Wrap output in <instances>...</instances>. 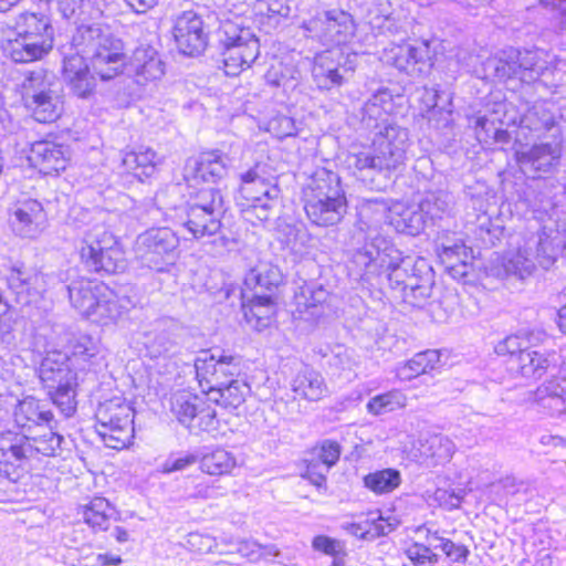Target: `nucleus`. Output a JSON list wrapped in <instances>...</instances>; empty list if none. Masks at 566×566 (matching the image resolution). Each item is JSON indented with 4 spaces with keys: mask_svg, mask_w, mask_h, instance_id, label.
<instances>
[{
    "mask_svg": "<svg viewBox=\"0 0 566 566\" xmlns=\"http://www.w3.org/2000/svg\"><path fill=\"white\" fill-rule=\"evenodd\" d=\"M227 553H238L243 557L249 558L252 562L258 560L263 555H273L277 556L280 552L277 549H273V547H262L255 542L250 541H237L234 543V549H223L219 551V554Z\"/></svg>",
    "mask_w": 566,
    "mask_h": 566,
    "instance_id": "nucleus-61",
    "label": "nucleus"
},
{
    "mask_svg": "<svg viewBox=\"0 0 566 566\" xmlns=\"http://www.w3.org/2000/svg\"><path fill=\"white\" fill-rule=\"evenodd\" d=\"M63 440L62 436L51 430L41 436L29 437L32 459L38 455L55 457L57 454V450L61 449Z\"/></svg>",
    "mask_w": 566,
    "mask_h": 566,
    "instance_id": "nucleus-57",
    "label": "nucleus"
},
{
    "mask_svg": "<svg viewBox=\"0 0 566 566\" xmlns=\"http://www.w3.org/2000/svg\"><path fill=\"white\" fill-rule=\"evenodd\" d=\"M419 451L428 467H436L452 457L454 444L449 438L434 434L420 442Z\"/></svg>",
    "mask_w": 566,
    "mask_h": 566,
    "instance_id": "nucleus-44",
    "label": "nucleus"
},
{
    "mask_svg": "<svg viewBox=\"0 0 566 566\" xmlns=\"http://www.w3.org/2000/svg\"><path fill=\"white\" fill-rule=\"evenodd\" d=\"M428 541L431 545L433 541L440 542L439 547L447 555V557L454 563H464L469 555V549L465 545L457 544L451 539L440 537L437 532L431 533L428 531Z\"/></svg>",
    "mask_w": 566,
    "mask_h": 566,
    "instance_id": "nucleus-62",
    "label": "nucleus"
},
{
    "mask_svg": "<svg viewBox=\"0 0 566 566\" xmlns=\"http://www.w3.org/2000/svg\"><path fill=\"white\" fill-rule=\"evenodd\" d=\"M342 448L334 440H323L313 451L312 459L306 460L307 465L303 478H306L317 489L326 486V474L339 460Z\"/></svg>",
    "mask_w": 566,
    "mask_h": 566,
    "instance_id": "nucleus-23",
    "label": "nucleus"
},
{
    "mask_svg": "<svg viewBox=\"0 0 566 566\" xmlns=\"http://www.w3.org/2000/svg\"><path fill=\"white\" fill-rule=\"evenodd\" d=\"M527 244L532 247L528 254L534 259L535 265L538 264L541 268L548 270L555 263L554 249L548 238L538 235L536 240L530 241Z\"/></svg>",
    "mask_w": 566,
    "mask_h": 566,
    "instance_id": "nucleus-60",
    "label": "nucleus"
},
{
    "mask_svg": "<svg viewBox=\"0 0 566 566\" xmlns=\"http://www.w3.org/2000/svg\"><path fill=\"white\" fill-rule=\"evenodd\" d=\"M179 237L169 227L150 228L135 242V255L143 268L163 272L178 256Z\"/></svg>",
    "mask_w": 566,
    "mask_h": 566,
    "instance_id": "nucleus-9",
    "label": "nucleus"
},
{
    "mask_svg": "<svg viewBox=\"0 0 566 566\" xmlns=\"http://www.w3.org/2000/svg\"><path fill=\"white\" fill-rule=\"evenodd\" d=\"M522 124L538 135L551 132L556 127L554 114L543 105L533 106L522 119Z\"/></svg>",
    "mask_w": 566,
    "mask_h": 566,
    "instance_id": "nucleus-53",
    "label": "nucleus"
},
{
    "mask_svg": "<svg viewBox=\"0 0 566 566\" xmlns=\"http://www.w3.org/2000/svg\"><path fill=\"white\" fill-rule=\"evenodd\" d=\"M32 458H22V455H9L0 452V490L6 482L17 483L28 472V464Z\"/></svg>",
    "mask_w": 566,
    "mask_h": 566,
    "instance_id": "nucleus-50",
    "label": "nucleus"
},
{
    "mask_svg": "<svg viewBox=\"0 0 566 566\" xmlns=\"http://www.w3.org/2000/svg\"><path fill=\"white\" fill-rule=\"evenodd\" d=\"M452 196L444 191L428 192L420 201V207L428 221L433 222L448 214L452 208Z\"/></svg>",
    "mask_w": 566,
    "mask_h": 566,
    "instance_id": "nucleus-51",
    "label": "nucleus"
},
{
    "mask_svg": "<svg viewBox=\"0 0 566 566\" xmlns=\"http://www.w3.org/2000/svg\"><path fill=\"white\" fill-rule=\"evenodd\" d=\"M52 277L34 266L13 264L6 274L7 294L3 298L21 306H38L44 300Z\"/></svg>",
    "mask_w": 566,
    "mask_h": 566,
    "instance_id": "nucleus-10",
    "label": "nucleus"
},
{
    "mask_svg": "<svg viewBox=\"0 0 566 566\" xmlns=\"http://www.w3.org/2000/svg\"><path fill=\"white\" fill-rule=\"evenodd\" d=\"M273 294L252 293L249 300H242L244 319L254 329L261 332L272 324L276 313Z\"/></svg>",
    "mask_w": 566,
    "mask_h": 566,
    "instance_id": "nucleus-30",
    "label": "nucleus"
},
{
    "mask_svg": "<svg viewBox=\"0 0 566 566\" xmlns=\"http://www.w3.org/2000/svg\"><path fill=\"white\" fill-rule=\"evenodd\" d=\"M224 213L203 210L178 209L176 217L193 239H202L217 234L222 227Z\"/></svg>",
    "mask_w": 566,
    "mask_h": 566,
    "instance_id": "nucleus-28",
    "label": "nucleus"
},
{
    "mask_svg": "<svg viewBox=\"0 0 566 566\" xmlns=\"http://www.w3.org/2000/svg\"><path fill=\"white\" fill-rule=\"evenodd\" d=\"M305 35L317 39L323 45L339 46L355 34L353 17L339 9L324 11L304 24Z\"/></svg>",
    "mask_w": 566,
    "mask_h": 566,
    "instance_id": "nucleus-12",
    "label": "nucleus"
},
{
    "mask_svg": "<svg viewBox=\"0 0 566 566\" xmlns=\"http://www.w3.org/2000/svg\"><path fill=\"white\" fill-rule=\"evenodd\" d=\"M28 158L40 172L52 175L65 169L67 154L63 145L39 140L32 144Z\"/></svg>",
    "mask_w": 566,
    "mask_h": 566,
    "instance_id": "nucleus-27",
    "label": "nucleus"
},
{
    "mask_svg": "<svg viewBox=\"0 0 566 566\" xmlns=\"http://www.w3.org/2000/svg\"><path fill=\"white\" fill-rule=\"evenodd\" d=\"M210 36L221 50L224 72L229 76H235L249 69L260 54L258 38L238 19L221 20Z\"/></svg>",
    "mask_w": 566,
    "mask_h": 566,
    "instance_id": "nucleus-6",
    "label": "nucleus"
},
{
    "mask_svg": "<svg viewBox=\"0 0 566 566\" xmlns=\"http://www.w3.org/2000/svg\"><path fill=\"white\" fill-rule=\"evenodd\" d=\"M440 361V353L428 349L416 354L410 360L397 368V375L402 380H410L419 375L434 369Z\"/></svg>",
    "mask_w": 566,
    "mask_h": 566,
    "instance_id": "nucleus-45",
    "label": "nucleus"
},
{
    "mask_svg": "<svg viewBox=\"0 0 566 566\" xmlns=\"http://www.w3.org/2000/svg\"><path fill=\"white\" fill-rule=\"evenodd\" d=\"M518 66L521 65L520 80L524 83H533L539 78L543 74L545 63L541 62V59L535 51H520L518 50Z\"/></svg>",
    "mask_w": 566,
    "mask_h": 566,
    "instance_id": "nucleus-56",
    "label": "nucleus"
},
{
    "mask_svg": "<svg viewBox=\"0 0 566 566\" xmlns=\"http://www.w3.org/2000/svg\"><path fill=\"white\" fill-rule=\"evenodd\" d=\"M13 33L53 46L54 30L50 18L44 13H20L15 19Z\"/></svg>",
    "mask_w": 566,
    "mask_h": 566,
    "instance_id": "nucleus-31",
    "label": "nucleus"
},
{
    "mask_svg": "<svg viewBox=\"0 0 566 566\" xmlns=\"http://www.w3.org/2000/svg\"><path fill=\"white\" fill-rule=\"evenodd\" d=\"M160 163L158 154L150 147L140 146L137 150L127 151L122 157L124 169L139 181L151 177Z\"/></svg>",
    "mask_w": 566,
    "mask_h": 566,
    "instance_id": "nucleus-38",
    "label": "nucleus"
},
{
    "mask_svg": "<svg viewBox=\"0 0 566 566\" xmlns=\"http://www.w3.org/2000/svg\"><path fill=\"white\" fill-rule=\"evenodd\" d=\"M302 201L307 218L319 227L335 226L347 212V200L335 172L324 168L313 172L302 187Z\"/></svg>",
    "mask_w": 566,
    "mask_h": 566,
    "instance_id": "nucleus-5",
    "label": "nucleus"
},
{
    "mask_svg": "<svg viewBox=\"0 0 566 566\" xmlns=\"http://www.w3.org/2000/svg\"><path fill=\"white\" fill-rule=\"evenodd\" d=\"M111 504L104 497H94L88 504L81 506L78 514L94 531H106L111 518Z\"/></svg>",
    "mask_w": 566,
    "mask_h": 566,
    "instance_id": "nucleus-47",
    "label": "nucleus"
},
{
    "mask_svg": "<svg viewBox=\"0 0 566 566\" xmlns=\"http://www.w3.org/2000/svg\"><path fill=\"white\" fill-rule=\"evenodd\" d=\"M282 280L283 275L277 265L259 263L245 274L241 297L249 300L256 292L276 296L275 292L280 291Z\"/></svg>",
    "mask_w": 566,
    "mask_h": 566,
    "instance_id": "nucleus-25",
    "label": "nucleus"
},
{
    "mask_svg": "<svg viewBox=\"0 0 566 566\" xmlns=\"http://www.w3.org/2000/svg\"><path fill=\"white\" fill-rule=\"evenodd\" d=\"M80 256L91 272L113 274L125 269L124 252L104 224H94L85 232Z\"/></svg>",
    "mask_w": 566,
    "mask_h": 566,
    "instance_id": "nucleus-7",
    "label": "nucleus"
},
{
    "mask_svg": "<svg viewBox=\"0 0 566 566\" xmlns=\"http://www.w3.org/2000/svg\"><path fill=\"white\" fill-rule=\"evenodd\" d=\"M249 391L250 387L248 384L239 379L231 378L229 381L223 384V386L212 390V392L209 394V398L223 408L237 409L244 402Z\"/></svg>",
    "mask_w": 566,
    "mask_h": 566,
    "instance_id": "nucleus-43",
    "label": "nucleus"
},
{
    "mask_svg": "<svg viewBox=\"0 0 566 566\" xmlns=\"http://www.w3.org/2000/svg\"><path fill=\"white\" fill-rule=\"evenodd\" d=\"M125 66L135 73L138 83L158 80L164 74V64L155 48L149 44H140L129 59L126 56Z\"/></svg>",
    "mask_w": 566,
    "mask_h": 566,
    "instance_id": "nucleus-29",
    "label": "nucleus"
},
{
    "mask_svg": "<svg viewBox=\"0 0 566 566\" xmlns=\"http://www.w3.org/2000/svg\"><path fill=\"white\" fill-rule=\"evenodd\" d=\"M13 34V38H8L3 42L2 50L4 55L15 63H30L40 60L52 49V46L41 41L30 40L17 33Z\"/></svg>",
    "mask_w": 566,
    "mask_h": 566,
    "instance_id": "nucleus-33",
    "label": "nucleus"
},
{
    "mask_svg": "<svg viewBox=\"0 0 566 566\" xmlns=\"http://www.w3.org/2000/svg\"><path fill=\"white\" fill-rule=\"evenodd\" d=\"M69 298L72 306L83 316H87L99 293L106 292V285L87 279H80L67 285Z\"/></svg>",
    "mask_w": 566,
    "mask_h": 566,
    "instance_id": "nucleus-34",
    "label": "nucleus"
},
{
    "mask_svg": "<svg viewBox=\"0 0 566 566\" xmlns=\"http://www.w3.org/2000/svg\"><path fill=\"white\" fill-rule=\"evenodd\" d=\"M235 465L237 460L233 454L221 448L203 454L200 459L201 470L210 475L228 474Z\"/></svg>",
    "mask_w": 566,
    "mask_h": 566,
    "instance_id": "nucleus-49",
    "label": "nucleus"
},
{
    "mask_svg": "<svg viewBox=\"0 0 566 566\" xmlns=\"http://www.w3.org/2000/svg\"><path fill=\"white\" fill-rule=\"evenodd\" d=\"M73 25L74 52L64 53L63 76L76 96L87 98L95 91V75L109 81L123 72L126 53L124 42L101 24L86 20Z\"/></svg>",
    "mask_w": 566,
    "mask_h": 566,
    "instance_id": "nucleus-1",
    "label": "nucleus"
},
{
    "mask_svg": "<svg viewBox=\"0 0 566 566\" xmlns=\"http://www.w3.org/2000/svg\"><path fill=\"white\" fill-rule=\"evenodd\" d=\"M23 99L39 123H51L59 118L61 101L45 80L43 70L30 72L23 82Z\"/></svg>",
    "mask_w": 566,
    "mask_h": 566,
    "instance_id": "nucleus-11",
    "label": "nucleus"
},
{
    "mask_svg": "<svg viewBox=\"0 0 566 566\" xmlns=\"http://www.w3.org/2000/svg\"><path fill=\"white\" fill-rule=\"evenodd\" d=\"M400 484V471L392 468L377 470L364 476V485L376 494L390 493Z\"/></svg>",
    "mask_w": 566,
    "mask_h": 566,
    "instance_id": "nucleus-48",
    "label": "nucleus"
},
{
    "mask_svg": "<svg viewBox=\"0 0 566 566\" xmlns=\"http://www.w3.org/2000/svg\"><path fill=\"white\" fill-rule=\"evenodd\" d=\"M390 222L398 232L417 235L424 229L428 220L418 205L406 207L400 212L392 214Z\"/></svg>",
    "mask_w": 566,
    "mask_h": 566,
    "instance_id": "nucleus-46",
    "label": "nucleus"
},
{
    "mask_svg": "<svg viewBox=\"0 0 566 566\" xmlns=\"http://www.w3.org/2000/svg\"><path fill=\"white\" fill-rule=\"evenodd\" d=\"M45 221L42 205L35 199H24L14 203L10 222L13 231L24 238L36 237Z\"/></svg>",
    "mask_w": 566,
    "mask_h": 566,
    "instance_id": "nucleus-24",
    "label": "nucleus"
},
{
    "mask_svg": "<svg viewBox=\"0 0 566 566\" xmlns=\"http://www.w3.org/2000/svg\"><path fill=\"white\" fill-rule=\"evenodd\" d=\"M99 343L90 335L82 334L71 342V356L61 352L48 353L43 358L39 377L53 405L69 418L76 411L77 376L71 368L77 365L85 369L95 364L99 355Z\"/></svg>",
    "mask_w": 566,
    "mask_h": 566,
    "instance_id": "nucleus-3",
    "label": "nucleus"
},
{
    "mask_svg": "<svg viewBox=\"0 0 566 566\" xmlns=\"http://www.w3.org/2000/svg\"><path fill=\"white\" fill-rule=\"evenodd\" d=\"M291 387L295 397L310 401L321 400L327 394L323 376L307 365L302 366L293 378Z\"/></svg>",
    "mask_w": 566,
    "mask_h": 566,
    "instance_id": "nucleus-39",
    "label": "nucleus"
},
{
    "mask_svg": "<svg viewBox=\"0 0 566 566\" xmlns=\"http://www.w3.org/2000/svg\"><path fill=\"white\" fill-rule=\"evenodd\" d=\"M0 452L9 455H22V458H32L29 436L13 431H4L0 433Z\"/></svg>",
    "mask_w": 566,
    "mask_h": 566,
    "instance_id": "nucleus-55",
    "label": "nucleus"
},
{
    "mask_svg": "<svg viewBox=\"0 0 566 566\" xmlns=\"http://www.w3.org/2000/svg\"><path fill=\"white\" fill-rule=\"evenodd\" d=\"M174 38L184 55L197 56L201 54L208 43L202 18L193 10L179 12L175 17Z\"/></svg>",
    "mask_w": 566,
    "mask_h": 566,
    "instance_id": "nucleus-19",
    "label": "nucleus"
},
{
    "mask_svg": "<svg viewBox=\"0 0 566 566\" xmlns=\"http://www.w3.org/2000/svg\"><path fill=\"white\" fill-rule=\"evenodd\" d=\"M562 148L558 144L541 143L517 153V163L525 175L541 178L552 172L559 164Z\"/></svg>",
    "mask_w": 566,
    "mask_h": 566,
    "instance_id": "nucleus-20",
    "label": "nucleus"
},
{
    "mask_svg": "<svg viewBox=\"0 0 566 566\" xmlns=\"http://www.w3.org/2000/svg\"><path fill=\"white\" fill-rule=\"evenodd\" d=\"M528 250H532V247L518 249L517 252L505 260L503 266L507 275H514L524 280L534 272L535 262L534 259L530 256Z\"/></svg>",
    "mask_w": 566,
    "mask_h": 566,
    "instance_id": "nucleus-54",
    "label": "nucleus"
},
{
    "mask_svg": "<svg viewBox=\"0 0 566 566\" xmlns=\"http://www.w3.org/2000/svg\"><path fill=\"white\" fill-rule=\"evenodd\" d=\"M518 50L509 48L484 63V70L499 80L520 78Z\"/></svg>",
    "mask_w": 566,
    "mask_h": 566,
    "instance_id": "nucleus-42",
    "label": "nucleus"
},
{
    "mask_svg": "<svg viewBox=\"0 0 566 566\" xmlns=\"http://www.w3.org/2000/svg\"><path fill=\"white\" fill-rule=\"evenodd\" d=\"M260 165L240 175L241 184L235 201L242 210L250 208L269 209L282 206L281 189L275 182L269 185L260 175Z\"/></svg>",
    "mask_w": 566,
    "mask_h": 566,
    "instance_id": "nucleus-14",
    "label": "nucleus"
},
{
    "mask_svg": "<svg viewBox=\"0 0 566 566\" xmlns=\"http://www.w3.org/2000/svg\"><path fill=\"white\" fill-rule=\"evenodd\" d=\"M170 411L190 430L212 431L217 427L216 410L200 396L178 390L170 397Z\"/></svg>",
    "mask_w": 566,
    "mask_h": 566,
    "instance_id": "nucleus-13",
    "label": "nucleus"
},
{
    "mask_svg": "<svg viewBox=\"0 0 566 566\" xmlns=\"http://www.w3.org/2000/svg\"><path fill=\"white\" fill-rule=\"evenodd\" d=\"M555 366V353L539 352L531 347L528 352L520 354L513 370L524 378L539 379Z\"/></svg>",
    "mask_w": 566,
    "mask_h": 566,
    "instance_id": "nucleus-35",
    "label": "nucleus"
},
{
    "mask_svg": "<svg viewBox=\"0 0 566 566\" xmlns=\"http://www.w3.org/2000/svg\"><path fill=\"white\" fill-rule=\"evenodd\" d=\"M409 133L397 124H386L375 132L369 148L347 156V165L356 171H376L390 177L405 166Z\"/></svg>",
    "mask_w": 566,
    "mask_h": 566,
    "instance_id": "nucleus-4",
    "label": "nucleus"
},
{
    "mask_svg": "<svg viewBox=\"0 0 566 566\" xmlns=\"http://www.w3.org/2000/svg\"><path fill=\"white\" fill-rule=\"evenodd\" d=\"M528 340L522 338L520 335H510L503 340L499 342L495 346V353L500 356H509V369L513 370L520 354L528 352L531 346Z\"/></svg>",
    "mask_w": 566,
    "mask_h": 566,
    "instance_id": "nucleus-58",
    "label": "nucleus"
},
{
    "mask_svg": "<svg viewBox=\"0 0 566 566\" xmlns=\"http://www.w3.org/2000/svg\"><path fill=\"white\" fill-rule=\"evenodd\" d=\"M196 377L208 395L240 373L238 357L203 350L195 360Z\"/></svg>",
    "mask_w": 566,
    "mask_h": 566,
    "instance_id": "nucleus-16",
    "label": "nucleus"
},
{
    "mask_svg": "<svg viewBox=\"0 0 566 566\" xmlns=\"http://www.w3.org/2000/svg\"><path fill=\"white\" fill-rule=\"evenodd\" d=\"M125 312V307L112 290L106 286L105 293H99L96 304L86 316L87 319L98 325H109L117 322Z\"/></svg>",
    "mask_w": 566,
    "mask_h": 566,
    "instance_id": "nucleus-41",
    "label": "nucleus"
},
{
    "mask_svg": "<svg viewBox=\"0 0 566 566\" xmlns=\"http://www.w3.org/2000/svg\"><path fill=\"white\" fill-rule=\"evenodd\" d=\"M422 99L426 103L427 111L429 113V119L431 120L432 117L436 114L443 115L446 114L447 117L444 118L446 122H449V117L451 116V109L449 108L451 103L450 98L447 94L440 92L436 87H424Z\"/></svg>",
    "mask_w": 566,
    "mask_h": 566,
    "instance_id": "nucleus-59",
    "label": "nucleus"
},
{
    "mask_svg": "<svg viewBox=\"0 0 566 566\" xmlns=\"http://www.w3.org/2000/svg\"><path fill=\"white\" fill-rule=\"evenodd\" d=\"M13 416L14 422L20 428H31L32 426L41 424L50 426L53 420V413L46 408V405L32 396L18 401Z\"/></svg>",
    "mask_w": 566,
    "mask_h": 566,
    "instance_id": "nucleus-37",
    "label": "nucleus"
},
{
    "mask_svg": "<svg viewBox=\"0 0 566 566\" xmlns=\"http://www.w3.org/2000/svg\"><path fill=\"white\" fill-rule=\"evenodd\" d=\"M294 295L291 305L294 322H303L312 327L322 316V304L326 301L327 292L322 285L316 286L306 277H298L294 283Z\"/></svg>",
    "mask_w": 566,
    "mask_h": 566,
    "instance_id": "nucleus-18",
    "label": "nucleus"
},
{
    "mask_svg": "<svg viewBox=\"0 0 566 566\" xmlns=\"http://www.w3.org/2000/svg\"><path fill=\"white\" fill-rule=\"evenodd\" d=\"M134 410L125 399L114 397L101 402L96 409V431L107 448L122 450L134 437Z\"/></svg>",
    "mask_w": 566,
    "mask_h": 566,
    "instance_id": "nucleus-8",
    "label": "nucleus"
},
{
    "mask_svg": "<svg viewBox=\"0 0 566 566\" xmlns=\"http://www.w3.org/2000/svg\"><path fill=\"white\" fill-rule=\"evenodd\" d=\"M407 403V397L400 390H390L377 395L367 402V411L374 416L392 412L403 408Z\"/></svg>",
    "mask_w": 566,
    "mask_h": 566,
    "instance_id": "nucleus-52",
    "label": "nucleus"
},
{
    "mask_svg": "<svg viewBox=\"0 0 566 566\" xmlns=\"http://www.w3.org/2000/svg\"><path fill=\"white\" fill-rule=\"evenodd\" d=\"M166 209L178 211V209L203 210L224 213V201L220 189L214 187H203L189 191L187 200L177 205L174 201L166 202Z\"/></svg>",
    "mask_w": 566,
    "mask_h": 566,
    "instance_id": "nucleus-32",
    "label": "nucleus"
},
{
    "mask_svg": "<svg viewBox=\"0 0 566 566\" xmlns=\"http://www.w3.org/2000/svg\"><path fill=\"white\" fill-rule=\"evenodd\" d=\"M381 59L401 72L416 75L429 65V46L426 42L395 44L385 49Z\"/></svg>",
    "mask_w": 566,
    "mask_h": 566,
    "instance_id": "nucleus-22",
    "label": "nucleus"
},
{
    "mask_svg": "<svg viewBox=\"0 0 566 566\" xmlns=\"http://www.w3.org/2000/svg\"><path fill=\"white\" fill-rule=\"evenodd\" d=\"M352 261L361 271L363 281L375 279L382 284L385 274L384 280L394 297L422 285L426 279L433 283L432 269L424 259L402 255L390 240L381 235H376L357 249Z\"/></svg>",
    "mask_w": 566,
    "mask_h": 566,
    "instance_id": "nucleus-2",
    "label": "nucleus"
},
{
    "mask_svg": "<svg viewBox=\"0 0 566 566\" xmlns=\"http://www.w3.org/2000/svg\"><path fill=\"white\" fill-rule=\"evenodd\" d=\"M391 103V95L387 90L377 91L361 107V124L366 129L380 130L388 120L386 105Z\"/></svg>",
    "mask_w": 566,
    "mask_h": 566,
    "instance_id": "nucleus-40",
    "label": "nucleus"
},
{
    "mask_svg": "<svg viewBox=\"0 0 566 566\" xmlns=\"http://www.w3.org/2000/svg\"><path fill=\"white\" fill-rule=\"evenodd\" d=\"M185 546L200 554L219 553V551H222L219 548V542L216 537L199 532L189 533L186 537Z\"/></svg>",
    "mask_w": 566,
    "mask_h": 566,
    "instance_id": "nucleus-63",
    "label": "nucleus"
},
{
    "mask_svg": "<svg viewBox=\"0 0 566 566\" xmlns=\"http://www.w3.org/2000/svg\"><path fill=\"white\" fill-rule=\"evenodd\" d=\"M356 53L344 54L340 49L323 51L314 57L312 75L319 90L340 86L348 73L356 67Z\"/></svg>",
    "mask_w": 566,
    "mask_h": 566,
    "instance_id": "nucleus-15",
    "label": "nucleus"
},
{
    "mask_svg": "<svg viewBox=\"0 0 566 566\" xmlns=\"http://www.w3.org/2000/svg\"><path fill=\"white\" fill-rule=\"evenodd\" d=\"M228 172V158L218 150L206 151L187 160L184 169L188 182L198 184L221 180Z\"/></svg>",
    "mask_w": 566,
    "mask_h": 566,
    "instance_id": "nucleus-21",
    "label": "nucleus"
},
{
    "mask_svg": "<svg viewBox=\"0 0 566 566\" xmlns=\"http://www.w3.org/2000/svg\"><path fill=\"white\" fill-rule=\"evenodd\" d=\"M187 329L172 319H164L143 333L146 355L151 359L168 357L179 353L187 338Z\"/></svg>",
    "mask_w": 566,
    "mask_h": 566,
    "instance_id": "nucleus-17",
    "label": "nucleus"
},
{
    "mask_svg": "<svg viewBox=\"0 0 566 566\" xmlns=\"http://www.w3.org/2000/svg\"><path fill=\"white\" fill-rule=\"evenodd\" d=\"M534 403L547 415L566 420V378L553 377L538 386Z\"/></svg>",
    "mask_w": 566,
    "mask_h": 566,
    "instance_id": "nucleus-26",
    "label": "nucleus"
},
{
    "mask_svg": "<svg viewBox=\"0 0 566 566\" xmlns=\"http://www.w3.org/2000/svg\"><path fill=\"white\" fill-rule=\"evenodd\" d=\"M405 554L413 566H433L439 562V556L429 546L417 542L409 545Z\"/></svg>",
    "mask_w": 566,
    "mask_h": 566,
    "instance_id": "nucleus-64",
    "label": "nucleus"
},
{
    "mask_svg": "<svg viewBox=\"0 0 566 566\" xmlns=\"http://www.w3.org/2000/svg\"><path fill=\"white\" fill-rule=\"evenodd\" d=\"M105 7V0H56L59 13L72 24L101 18Z\"/></svg>",
    "mask_w": 566,
    "mask_h": 566,
    "instance_id": "nucleus-36",
    "label": "nucleus"
}]
</instances>
